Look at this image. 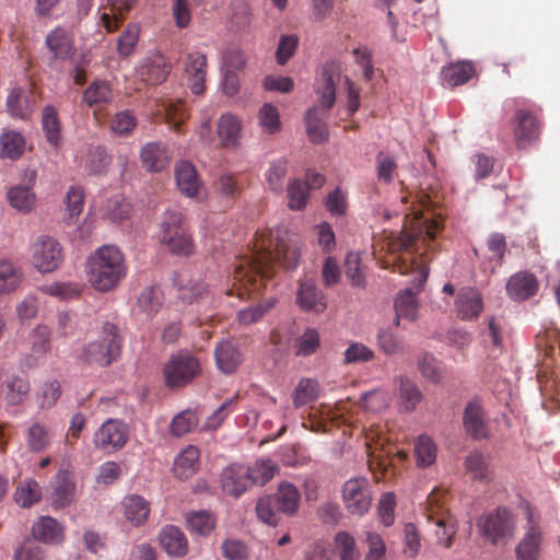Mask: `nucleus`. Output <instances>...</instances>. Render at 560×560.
Listing matches in <instances>:
<instances>
[{
  "instance_id": "6e6552de",
  "label": "nucleus",
  "mask_w": 560,
  "mask_h": 560,
  "mask_svg": "<svg viewBox=\"0 0 560 560\" xmlns=\"http://www.w3.org/2000/svg\"><path fill=\"white\" fill-rule=\"evenodd\" d=\"M63 258L61 244L51 236L40 235L31 244V262L40 273L57 270Z\"/></svg>"
},
{
  "instance_id": "ea45409f",
  "label": "nucleus",
  "mask_w": 560,
  "mask_h": 560,
  "mask_svg": "<svg viewBox=\"0 0 560 560\" xmlns=\"http://www.w3.org/2000/svg\"><path fill=\"white\" fill-rule=\"evenodd\" d=\"M175 281L178 298L183 302L192 303L207 292V288L203 282L189 279L186 273H177Z\"/></svg>"
},
{
  "instance_id": "f704fd0d",
  "label": "nucleus",
  "mask_w": 560,
  "mask_h": 560,
  "mask_svg": "<svg viewBox=\"0 0 560 560\" xmlns=\"http://www.w3.org/2000/svg\"><path fill=\"white\" fill-rule=\"evenodd\" d=\"M474 74V66L463 61L444 67L441 71V80L444 85L455 88L468 82Z\"/></svg>"
},
{
  "instance_id": "c9c22d12",
  "label": "nucleus",
  "mask_w": 560,
  "mask_h": 560,
  "mask_svg": "<svg viewBox=\"0 0 560 560\" xmlns=\"http://www.w3.org/2000/svg\"><path fill=\"white\" fill-rule=\"evenodd\" d=\"M3 388L8 405L19 406L27 399L31 385L26 377L11 375L3 382Z\"/></svg>"
},
{
  "instance_id": "a19ab883",
  "label": "nucleus",
  "mask_w": 560,
  "mask_h": 560,
  "mask_svg": "<svg viewBox=\"0 0 560 560\" xmlns=\"http://www.w3.org/2000/svg\"><path fill=\"white\" fill-rule=\"evenodd\" d=\"M42 128L47 141L58 147L61 140V124L57 109L51 105L45 106L42 112Z\"/></svg>"
},
{
  "instance_id": "393cba45",
  "label": "nucleus",
  "mask_w": 560,
  "mask_h": 560,
  "mask_svg": "<svg viewBox=\"0 0 560 560\" xmlns=\"http://www.w3.org/2000/svg\"><path fill=\"white\" fill-rule=\"evenodd\" d=\"M46 45L56 59H68L74 52L73 37L63 27H56L46 36Z\"/></svg>"
},
{
  "instance_id": "37998d69",
  "label": "nucleus",
  "mask_w": 560,
  "mask_h": 560,
  "mask_svg": "<svg viewBox=\"0 0 560 560\" xmlns=\"http://www.w3.org/2000/svg\"><path fill=\"white\" fill-rule=\"evenodd\" d=\"M131 207L122 195L110 197L101 208L102 217L112 222H120L128 218Z\"/></svg>"
},
{
  "instance_id": "49530a36",
  "label": "nucleus",
  "mask_w": 560,
  "mask_h": 560,
  "mask_svg": "<svg viewBox=\"0 0 560 560\" xmlns=\"http://www.w3.org/2000/svg\"><path fill=\"white\" fill-rule=\"evenodd\" d=\"M113 97L109 84L103 81L93 82L83 93V102L90 107L106 105Z\"/></svg>"
},
{
  "instance_id": "2eb2a0df",
  "label": "nucleus",
  "mask_w": 560,
  "mask_h": 560,
  "mask_svg": "<svg viewBox=\"0 0 560 560\" xmlns=\"http://www.w3.org/2000/svg\"><path fill=\"white\" fill-rule=\"evenodd\" d=\"M483 310L482 295L478 289L472 287L462 288L455 299V311L463 320L478 318Z\"/></svg>"
},
{
  "instance_id": "2f4dec72",
  "label": "nucleus",
  "mask_w": 560,
  "mask_h": 560,
  "mask_svg": "<svg viewBox=\"0 0 560 560\" xmlns=\"http://www.w3.org/2000/svg\"><path fill=\"white\" fill-rule=\"evenodd\" d=\"M108 3L113 14L103 12L100 16V22L107 33H114L135 7L137 0H108Z\"/></svg>"
},
{
  "instance_id": "052dcab7",
  "label": "nucleus",
  "mask_w": 560,
  "mask_h": 560,
  "mask_svg": "<svg viewBox=\"0 0 560 560\" xmlns=\"http://www.w3.org/2000/svg\"><path fill=\"white\" fill-rule=\"evenodd\" d=\"M369 466L374 474V478L377 482L386 479L388 472V453L384 451L377 452L376 446L373 447L371 443H366Z\"/></svg>"
},
{
  "instance_id": "79ce46f5",
  "label": "nucleus",
  "mask_w": 560,
  "mask_h": 560,
  "mask_svg": "<svg viewBox=\"0 0 560 560\" xmlns=\"http://www.w3.org/2000/svg\"><path fill=\"white\" fill-rule=\"evenodd\" d=\"M61 396V386L57 380H48L40 384L35 392V400L39 409L52 408Z\"/></svg>"
},
{
  "instance_id": "0eeeda50",
  "label": "nucleus",
  "mask_w": 560,
  "mask_h": 560,
  "mask_svg": "<svg viewBox=\"0 0 560 560\" xmlns=\"http://www.w3.org/2000/svg\"><path fill=\"white\" fill-rule=\"evenodd\" d=\"M481 536L492 545L505 542L515 530V517L512 512L499 506L481 516L477 522Z\"/></svg>"
},
{
  "instance_id": "7ed1b4c3",
  "label": "nucleus",
  "mask_w": 560,
  "mask_h": 560,
  "mask_svg": "<svg viewBox=\"0 0 560 560\" xmlns=\"http://www.w3.org/2000/svg\"><path fill=\"white\" fill-rule=\"evenodd\" d=\"M90 284L97 291L115 289L127 276L124 254L113 245H104L90 255L86 261Z\"/></svg>"
},
{
  "instance_id": "bb28decb",
  "label": "nucleus",
  "mask_w": 560,
  "mask_h": 560,
  "mask_svg": "<svg viewBox=\"0 0 560 560\" xmlns=\"http://www.w3.org/2000/svg\"><path fill=\"white\" fill-rule=\"evenodd\" d=\"M175 178L182 194L189 198L197 196L201 184L196 168L191 163L188 161L177 163L175 166Z\"/></svg>"
},
{
  "instance_id": "7c9ffc66",
  "label": "nucleus",
  "mask_w": 560,
  "mask_h": 560,
  "mask_svg": "<svg viewBox=\"0 0 560 560\" xmlns=\"http://www.w3.org/2000/svg\"><path fill=\"white\" fill-rule=\"evenodd\" d=\"M141 163L150 172H161L167 167L170 156L166 147L160 142H149L141 150Z\"/></svg>"
},
{
  "instance_id": "864d4df0",
  "label": "nucleus",
  "mask_w": 560,
  "mask_h": 560,
  "mask_svg": "<svg viewBox=\"0 0 560 560\" xmlns=\"http://www.w3.org/2000/svg\"><path fill=\"white\" fill-rule=\"evenodd\" d=\"M159 112L164 115L165 120L177 131L189 116L187 108L182 101H163Z\"/></svg>"
},
{
  "instance_id": "4468645a",
  "label": "nucleus",
  "mask_w": 560,
  "mask_h": 560,
  "mask_svg": "<svg viewBox=\"0 0 560 560\" xmlns=\"http://www.w3.org/2000/svg\"><path fill=\"white\" fill-rule=\"evenodd\" d=\"M25 178L28 184L12 186L7 192V198L10 206L16 211L28 213L36 203V196L32 190L36 179V172L34 170L26 171Z\"/></svg>"
},
{
  "instance_id": "f257e3e1",
  "label": "nucleus",
  "mask_w": 560,
  "mask_h": 560,
  "mask_svg": "<svg viewBox=\"0 0 560 560\" xmlns=\"http://www.w3.org/2000/svg\"><path fill=\"white\" fill-rule=\"evenodd\" d=\"M300 261V252L295 242L284 228H276L256 233L254 247L249 257H244L235 266L233 289L226 291L243 298L245 294H259L275 275V264L294 269Z\"/></svg>"
},
{
  "instance_id": "bf43d9fd",
  "label": "nucleus",
  "mask_w": 560,
  "mask_h": 560,
  "mask_svg": "<svg viewBox=\"0 0 560 560\" xmlns=\"http://www.w3.org/2000/svg\"><path fill=\"white\" fill-rule=\"evenodd\" d=\"M318 398V384L311 378H303L299 382L293 393V405L300 408Z\"/></svg>"
},
{
  "instance_id": "f8f14e48",
  "label": "nucleus",
  "mask_w": 560,
  "mask_h": 560,
  "mask_svg": "<svg viewBox=\"0 0 560 560\" xmlns=\"http://www.w3.org/2000/svg\"><path fill=\"white\" fill-rule=\"evenodd\" d=\"M342 75L335 63H326L316 79V94L325 110L330 109L336 102V85Z\"/></svg>"
},
{
  "instance_id": "774afa93",
  "label": "nucleus",
  "mask_w": 560,
  "mask_h": 560,
  "mask_svg": "<svg viewBox=\"0 0 560 560\" xmlns=\"http://www.w3.org/2000/svg\"><path fill=\"white\" fill-rule=\"evenodd\" d=\"M279 513L281 512L278 510L273 497L267 495L258 500L256 514L261 522L270 526H276L279 523Z\"/></svg>"
},
{
  "instance_id": "423d86ee",
  "label": "nucleus",
  "mask_w": 560,
  "mask_h": 560,
  "mask_svg": "<svg viewBox=\"0 0 560 560\" xmlns=\"http://www.w3.org/2000/svg\"><path fill=\"white\" fill-rule=\"evenodd\" d=\"M201 372L199 360L188 351H178L170 357L163 368L165 384L170 388L184 387Z\"/></svg>"
},
{
  "instance_id": "69168bd1",
  "label": "nucleus",
  "mask_w": 560,
  "mask_h": 560,
  "mask_svg": "<svg viewBox=\"0 0 560 560\" xmlns=\"http://www.w3.org/2000/svg\"><path fill=\"white\" fill-rule=\"evenodd\" d=\"M377 346L380 350L387 354L394 355L404 351V343L400 338L389 328H382L377 332Z\"/></svg>"
},
{
  "instance_id": "20e7f679",
  "label": "nucleus",
  "mask_w": 560,
  "mask_h": 560,
  "mask_svg": "<svg viewBox=\"0 0 560 560\" xmlns=\"http://www.w3.org/2000/svg\"><path fill=\"white\" fill-rule=\"evenodd\" d=\"M121 346L122 338L117 326L107 322L103 325L100 337L83 347L80 360L88 364L108 366L120 355Z\"/></svg>"
},
{
  "instance_id": "8fccbe9b",
  "label": "nucleus",
  "mask_w": 560,
  "mask_h": 560,
  "mask_svg": "<svg viewBox=\"0 0 560 560\" xmlns=\"http://www.w3.org/2000/svg\"><path fill=\"white\" fill-rule=\"evenodd\" d=\"M288 161L283 158L270 162L265 177L269 189L273 192L281 194L283 191L284 179L288 175Z\"/></svg>"
},
{
  "instance_id": "3c124183",
  "label": "nucleus",
  "mask_w": 560,
  "mask_h": 560,
  "mask_svg": "<svg viewBox=\"0 0 560 560\" xmlns=\"http://www.w3.org/2000/svg\"><path fill=\"white\" fill-rule=\"evenodd\" d=\"M448 493L444 489L435 488L427 498V516L430 522L439 521V516L452 515L446 508Z\"/></svg>"
},
{
  "instance_id": "dca6fc26",
  "label": "nucleus",
  "mask_w": 560,
  "mask_h": 560,
  "mask_svg": "<svg viewBox=\"0 0 560 560\" xmlns=\"http://www.w3.org/2000/svg\"><path fill=\"white\" fill-rule=\"evenodd\" d=\"M539 131V121L530 112L524 108L516 109L514 119V137L517 148L522 149L527 147L538 138Z\"/></svg>"
},
{
  "instance_id": "ddd939ff",
  "label": "nucleus",
  "mask_w": 560,
  "mask_h": 560,
  "mask_svg": "<svg viewBox=\"0 0 560 560\" xmlns=\"http://www.w3.org/2000/svg\"><path fill=\"white\" fill-rule=\"evenodd\" d=\"M77 483L74 475L68 470L57 472L50 492L51 505L55 509L69 506L75 499Z\"/></svg>"
},
{
  "instance_id": "9d476101",
  "label": "nucleus",
  "mask_w": 560,
  "mask_h": 560,
  "mask_svg": "<svg viewBox=\"0 0 560 560\" xmlns=\"http://www.w3.org/2000/svg\"><path fill=\"white\" fill-rule=\"evenodd\" d=\"M545 542L544 530L533 514L527 516V527L515 547L517 560H539Z\"/></svg>"
},
{
  "instance_id": "e433bc0d",
  "label": "nucleus",
  "mask_w": 560,
  "mask_h": 560,
  "mask_svg": "<svg viewBox=\"0 0 560 560\" xmlns=\"http://www.w3.org/2000/svg\"><path fill=\"white\" fill-rule=\"evenodd\" d=\"M23 271L9 259H0V294L18 290L23 281Z\"/></svg>"
},
{
  "instance_id": "c85d7f7f",
  "label": "nucleus",
  "mask_w": 560,
  "mask_h": 560,
  "mask_svg": "<svg viewBox=\"0 0 560 560\" xmlns=\"http://www.w3.org/2000/svg\"><path fill=\"white\" fill-rule=\"evenodd\" d=\"M162 548L172 557H184L188 551L185 534L176 526H165L160 533Z\"/></svg>"
},
{
  "instance_id": "e2e57ef3",
  "label": "nucleus",
  "mask_w": 560,
  "mask_h": 560,
  "mask_svg": "<svg viewBox=\"0 0 560 560\" xmlns=\"http://www.w3.org/2000/svg\"><path fill=\"white\" fill-rule=\"evenodd\" d=\"M187 524L192 533L207 536L213 530L215 518L206 511L191 512L187 515Z\"/></svg>"
},
{
  "instance_id": "58836bf2",
  "label": "nucleus",
  "mask_w": 560,
  "mask_h": 560,
  "mask_svg": "<svg viewBox=\"0 0 560 560\" xmlns=\"http://www.w3.org/2000/svg\"><path fill=\"white\" fill-rule=\"evenodd\" d=\"M399 405L405 411H412L422 400V393L418 385L406 376L398 378Z\"/></svg>"
},
{
  "instance_id": "5fc2aeb1",
  "label": "nucleus",
  "mask_w": 560,
  "mask_h": 560,
  "mask_svg": "<svg viewBox=\"0 0 560 560\" xmlns=\"http://www.w3.org/2000/svg\"><path fill=\"white\" fill-rule=\"evenodd\" d=\"M394 307L398 317H404L410 322H415L418 318V302L415 293L410 289L398 294Z\"/></svg>"
},
{
  "instance_id": "680f3d73",
  "label": "nucleus",
  "mask_w": 560,
  "mask_h": 560,
  "mask_svg": "<svg viewBox=\"0 0 560 560\" xmlns=\"http://www.w3.org/2000/svg\"><path fill=\"white\" fill-rule=\"evenodd\" d=\"M110 163V156L101 147L91 148L84 160V168L89 174L103 173Z\"/></svg>"
},
{
  "instance_id": "338daca9",
  "label": "nucleus",
  "mask_w": 560,
  "mask_h": 560,
  "mask_svg": "<svg viewBox=\"0 0 560 560\" xmlns=\"http://www.w3.org/2000/svg\"><path fill=\"white\" fill-rule=\"evenodd\" d=\"M198 425V417L192 410H184L175 416L170 431L174 436H183Z\"/></svg>"
},
{
  "instance_id": "13d9d810",
  "label": "nucleus",
  "mask_w": 560,
  "mask_h": 560,
  "mask_svg": "<svg viewBox=\"0 0 560 560\" xmlns=\"http://www.w3.org/2000/svg\"><path fill=\"white\" fill-rule=\"evenodd\" d=\"M415 455L419 467H429L435 462L436 445L428 435H420L415 445Z\"/></svg>"
},
{
  "instance_id": "de8ad7c7",
  "label": "nucleus",
  "mask_w": 560,
  "mask_h": 560,
  "mask_svg": "<svg viewBox=\"0 0 560 560\" xmlns=\"http://www.w3.org/2000/svg\"><path fill=\"white\" fill-rule=\"evenodd\" d=\"M258 125L266 135H275L281 130L280 114L271 103H265L257 114Z\"/></svg>"
},
{
  "instance_id": "4c0bfd02",
  "label": "nucleus",
  "mask_w": 560,
  "mask_h": 560,
  "mask_svg": "<svg viewBox=\"0 0 560 560\" xmlns=\"http://www.w3.org/2000/svg\"><path fill=\"white\" fill-rule=\"evenodd\" d=\"M275 296H269L260 301L257 305H250L242 308L236 314V320L240 325L249 326L259 322L277 304Z\"/></svg>"
},
{
  "instance_id": "473e14b6",
  "label": "nucleus",
  "mask_w": 560,
  "mask_h": 560,
  "mask_svg": "<svg viewBox=\"0 0 560 560\" xmlns=\"http://www.w3.org/2000/svg\"><path fill=\"white\" fill-rule=\"evenodd\" d=\"M126 520L133 526L143 525L150 514V503L138 494L124 498L121 502Z\"/></svg>"
},
{
  "instance_id": "f03ea898",
  "label": "nucleus",
  "mask_w": 560,
  "mask_h": 560,
  "mask_svg": "<svg viewBox=\"0 0 560 560\" xmlns=\"http://www.w3.org/2000/svg\"><path fill=\"white\" fill-rule=\"evenodd\" d=\"M419 221L410 230H404L399 235L392 237L388 243V252L394 256L393 271L401 275L416 272L419 284L427 281L429 275V261L434 252L432 243L435 240V231L440 228L438 220L424 219L420 221L421 211H416Z\"/></svg>"
},
{
  "instance_id": "39448f33",
  "label": "nucleus",
  "mask_w": 560,
  "mask_h": 560,
  "mask_svg": "<svg viewBox=\"0 0 560 560\" xmlns=\"http://www.w3.org/2000/svg\"><path fill=\"white\" fill-rule=\"evenodd\" d=\"M183 214L175 210L165 211L161 221L160 240L172 254L189 256L195 252L191 233L184 224Z\"/></svg>"
},
{
  "instance_id": "f3484780",
  "label": "nucleus",
  "mask_w": 560,
  "mask_h": 560,
  "mask_svg": "<svg viewBox=\"0 0 560 560\" xmlns=\"http://www.w3.org/2000/svg\"><path fill=\"white\" fill-rule=\"evenodd\" d=\"M249 470L244 465L232 464L221 475V487L224 493L238 498L250 486Z\"/></svg>"
},
{
  "instance_id": "a878e982",
  "label": "nucleus",
  "mask_w": 560,
  "mask_h": 560,
  "mask_svg": "<svg viewBox=\"0 0 560 560\" xmlns=\"http://www.w3.org/2000/svg\"><path fill=\"white\" fill-rule=\"evenodd\" d=\"M463 422L466 432L474 439L481 440L488 436L483 411L478 401L474 400L467 404L463 416Z\"/></svg>"
},
{
  "instance_id": "b1692460",
  "label": "nucleus",
  "mask_w": 560,
  "mask_h": 560,
  "mask_svg": "<svg viewBox=\"0 0 560 560\" xmlns=\"http://www.w3.org/2000/svg\"><path fill=\"white\" fill-rule=\"evenodd\" d=\"M538 290V281L534 275L518 272L512 276L506 283V292L513 300L524 301L535 295Z\"/></svg>"
},
{
  "instance_id": "a18cd8bd",
  "label": "nucleus",
  "mask_w": 560,
  "mask_h": 560,
  "mask_svg": "<svg viewBox=\"0 0 560 560\" xmlns=\"http://www.w3.org/2000/svg\"><path fill=\"white\" fill-rule=\"evenodd\" d=\"M163 300V292L159 287H148L138 298V307L148 317H152L161 308Z\"/></svg>"
},
{
  "instance_id": "aec40b11",
  "label": "nucleus",
  "mask_w": 560,
  "mask_h": 560,
  "mask_svg": "<svg viewBox=\"0 0 560 560\" xmlns=\"http://www.w3.org/2000/svg\"><path fill=\"white\" fill-rule=\"evenodd\" d=\"M207 58L200 51L187 55L185 72L189 80V86L194 94H201L205 91Z\"/></svg>"
},
{
  "instance_id": "cd10ccee",
  "label": "nucleus",
  "mask_w": 560,
  "mask_h": 560,
  "mask_svg": "<svg viewBox=\"0 0 560 560\" xmlns=\"http://www.w3.org/2000/svg\"><path fill=\"white\" fill-rule=\"evenodd\" d=\"M332 555L338 560H360L361 550L355 537L348 530H338L332 537Z\"/></svg>"
},
{
  "instance_id": "0e129e2a",
  "label": "nucleus",
  "mask_w": 560,
  "mask_h": 560,
  "mask_svg": "<svg viewBox=\"0 0 560 560\" xmlns=\"http://www.w3.org/2000/svg\"><path fill=\"white\" fill-rule=\"evenodd\" d=\"M537 346L556 362V357H560V331L556 328L546 329L544 334L537 336Z\"/></svg>"
},
{
  "instance_id": "c756f323",
  "label": "nucleus",
  "mask_w": 560,
  "mask_h": 560,
  "mask_svg": "<svg viewBox=\"0 0 560 560\" xmlns=\"http://www.w3.org/2000/svg\"><path fill=\"white\" fill-rule=\"evenodd\" d=\"M200 452L195 445H188L175 458L173 470L177 478L186 480L199 469Z\"/></svg>"
},
{
  "instance_id": "4be33fe9",
  "label": "nucleus",
  "mask_w": 560,
  "mask_h": 560,
  "mask_svg": "<svg viewBox=\"0 0 560 560\" xmlns=\"http://www.w3.org/2000/svg\"><path fill=\"white\" fill-rule=\"evenodd\" d=\"M296 302L304 311L322 313L326 310L325 295L317 289L314 280L312 279L300 282Z\"/></svg>"
},
{
  "instance_id": "a211bd4d",
  "label": "nucleus",
  "mask_w": 560,
  "mask_h": 560,
  "mask_svg": "<svg viewBox=\"0 0 560 560\" xmlns=\"http://www.w3.org/2000/svg\"><path fill=\"white\" fill-rule=\"evenodd\" d=\"M217 133L222 148L236 150L243 137L242 121L233 114H222L218 120Z\"/></svg>"
},
{
  "instance_id": "72a5a7b5",
  "label": "nucleus",
  "mask_w": 560,
  "mask_h": 560,
  "mask_svg": "<svg viewBox=\"0 0 560 560\" xmlns=\"http://www.w3.org/2000/svg\"><path fill=\"white\" fill-rule=\"evenodd\" d=\"M273 497L278 510L289 516L294 515L300 506V492L298 488L290 482H282Z\"/></svg>"
},
{
  "instance_id": "9b49d317",
  "label": "nucleus",
  "mask_w": 560,
  "mask_h": 560,
  "mask_svg": "<svg viewBox=\"0 0 560 560\" xmlns=\"http://www.w3.org/2000/svg\"><path fill=\"white\" fill-rule=\"evenodd\" d=\"M129 439L126 423L117 419H108L94 433V444L97 448L112 452L121 450Z\"/></svg>"
},
{
  "instance_id": "09e8293b",
  "label": "nucleus",
  "mask_w": 560,
  "mask_h": 560,
  "mask_svg": "<svg viewBox=\"0 0 560 560\" xmlns=\"http://www.w3.org/2000/svg\"><path fill=\"white\" fill-rule=\"evenodd\" d=\"M305 124L307 136L313 143H322L327 139L328 131L326 124L317 107L307 110Z\"/></svg>"
},
{
  "instance_id": "1a4fd4ad",
  "label": "nucleus",
  "mask_w": 560,
  "mask_h": 560,
  "mask_svg": "<svg viewBox=\"0 0 560 560\" xmlns=\"http://www.w3.org/2000/svg\"><path fill=\"white\" fill-rule=\"evenodd\" d=\"M342 500L346 510L350 514L364 515L370 510L372 503L369 481L363 477L346 481L342 488Z\"/></svg>"
},
{
  "instance_id": "6e6d98bb",
  "label": "nucleus",
  "mask_w": 560,
  "mask_h": 560,
  "mask_svg": "<svg viewBox=\"0 0 560 560\" xmlns=\"http://www.w3.org/2000/svg\"><path fill=\"white\" fill-rule=\"evenodd\" d=\"M435 524L436 542L444 548H451L453 545L454 536L457 533V523L453 515L439 516V521H433Z\"/></svg>"
},
{
  "instance_id": "5701e85b",
  "label": "nucleus",
  "mask_w": 560,
  "mask_h": 560,
  "mask_svg": "<svg viewBox=\"0 0 560 560\" xmlns=\"http://www.w3.org/2000/svg\"><path fill=\"white\" fill-rule=\"evenodd\" d=\"M36 540L46 544H60L65 538L63 526L51 516H40L32 526Z\"/></svg>"
},
{
  "instance_id": "4d7b16f0",
  "label": "nucleus",
  "mask_w": 560,
  "mask_h": 560,
  "mask_svg": "<svg viewBox=\"0 0 560 560\" xmlns=\"http://www.w3.org/2000/svg\"><path fill=\"white\" fill-rule=\"evenodd\" d=\"M308 185L299 179L294 178L288 184V207L291 210H301L306 207L308 200Z\"/></svg>"
},
{
  "instance_id": "c03bdc74",
  "label": "nucleus",
  "mask_w": 560,
  "mask_h": 560,
  "mask_svg": "<svg viewBox=\"0 0 560 560\" xmlns=\"http://www.w3.org/2000/svg\"><path fill=\"white\" fill-rule=\"evenodd\" d=\"M246 468L249 470L248 475L252 486H264L279 472L278 464L271 459H258L252 466H246Z\"/></svg>"
},
{
  "instance_id": "6ab92c4d",
  "label": "nucleus",
  "mask_w": 560,
  "mask_h": 560,
  "mask_svg": "<svg viewBox=\"0 0 560 560\" xmlns=\"http://www.w3.org/2000/svg\"><path fill=\"white\" fill-rule=\"evenodd\" d=\"M214 360L220 372L231 375L237 371L243 362V354L238 346L231 339L222 340L214 349Z\"/></svg>"
},
{
  "instance_id": "603ef678",
  "label": "nucleus",
  "mask_w": 560,
  "mask_h": 560,
  "mask_svg": "<svg viewBox=\"0 0 560 560\" xmlns=\"http://www.w3.org/2000/svg\"><path fill=\"white\" fill-rule=\"evenodd\" d=\"M25 141L21 133L4 132L0 137V156L18 160L24 152Z\"/></svg>"
},
{
  "instance_id": "412c9836",
  "label": "nucleus",
  "mask_w": 560,
  "mask_h": 560,
  "mask_svg": "<svg viewBox=\"0 0 560 560\" xmlns=\"http://www.w3.org/2000/svg\"><path fill=\"white\" fill-rule=\"evenodd\" d=\"M171 71V66L164 56L154 55L143 60L138 68L139 78L148 84H160L164 82Z\"/></svg>"
}]
</instances>
